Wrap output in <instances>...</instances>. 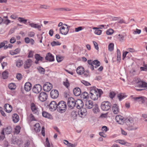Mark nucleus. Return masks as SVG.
Listing matches in <instances>:
<instances>
[{"instance_id":"obj_54","label":"nucleus","mask_w":147,"mask_h":147,"mask_svg":"<svg viewBox=\"0 0 147 147\" xmlns=\"http://www.w3.org/2000/svg\"><path fill=\"white\" fill-rule=\"evenodd\" d=\"M134 30V32H133V33L134 34H139L141 32V30H140L138 29L137 28L136 29V30Z\"/></svg>"},{"instance_id":"obj_41","label":"nucleus","mask_w":147,"mask_h":147,"mask_svg":"<svg viewBox=\"0 0 147 147\" xmlns=\"http://www.w3.org/2000/svg\"><path fill=\"white\" fill-rule=\"evenodd\" d=\"M51 44L53 47H54L55 46L60 45H61V43L59 41H53L51 42Z\"/></svg>"},{"instance_id":"obj_44","label":"nucleus","mask_w":147,"mask_h":147,"mask_svg":"<svg viewBox=\"0 0 147 147\" xmlns=\"http://www.w3.org/2000/svg\"><path fill=\"white\" fill-rule=\"evenodd\" d=\"M115 142L118 143L122 145L125 144L126 143V142L124 140H117L116 141H115Z\"/></svg>"},{"instance_id":"obj_7","label":"nucleus","mask_w":147,"mask_h":147,"mask_svg":"<svg viewBox=\"0 0 147 147\" xmlns=\"http://www.w3.org/2000/svg\"><path fill=\"white\" fill-rule=\"evenodd\" d=\"M31 109L34 114H36L38 115L39 114V111L38 107L33 103H31L30 105Z\"/></svg>"},{"instance_id":"obj_27","label":"nucleus","mask_w":147,"mask_h":147,"mask_svg":"<svg viewBox=\"0 0 147 147\" xmlns=\"http://www.w3.org/2000/svg\"><path fill=\"white\" fill-rule=\"evenodd\" d=\"M81 97L83 99L87 100L88 99L89 97V94L88 92H84L82 93L81 95Z\"/></svg>"},{"instance_id":"obj_49","label":"nucleus","mask_w":147,"mask_h":147,"mask_svg":"<svg viewBox=\"0 0 147 147\" xmlns=\"http://www.w3.org/2000/svg\"><path fill=\"white\" fill-rule=\"evenodd\" d=\"M5 138L4 130H2L1 133V135H0V139L3 140Z\"/></svg>"},{"instance_id":"obj_8","label":"nucleus","mask_w":147,"mask_h":147,"mask_svg":"<svg viewBox=\"0 0 147 147\" xmlns=\"http://www.w3.org/2000/svg\"><path fill=\"white\" fill-rule=\"evenodd\" d=\"M52 85L51 83L47 82L44 84L43 88L45 91L49 92L52 89Z\"/></svg>"},{"instance_id":"obj_57","label":"nucleus","mask_w":147,"mask_h":147,"mask_svg":"<svg viewBox=\"0 0 147 147\" xmlns=\"http://www.w3.org/2000/svg\"><path fill=\"white\" fill-rule=\"evenodd\" d=\"M115 93L113 92H111L110 93L109 96L112 98H113L114 97L115 95Z\"/></svg>"},{"instance_id":"obj_26","label":"nucleus","mask_w":147,"mask_h":147,"mask_svg":"<svg viewBox=\"0 0 147 147\" xmlns=\"http://www.w3.org/2000/svg\"><path fill=\"white\" fill-rule=\"evenodd\" d=\"M80 110L78 111V113H80L81 115H86L87 112L86 109V108H80Z\"/></svg>"},{"instance_id":"obj_20","label":"nucleus","mask_w":147,"mask_h":147,"mask_svg":"<svg viewBox=\"0 0 147 147\" xmlns=\"http://www.w3.org/2000/svg\"><path fill=\"white\" fill-rule=\"evenodd\" d=\"M32 84L29 82H26L24 86L25 90L27 92L29 91L32 88Z\"/></svg>"},{"instance_id":"obj_14","label":"nucleus","mask_w":147,"mask_h":147,"mask_svg":"<svg viewBox=\"0 0 147 147\" xmlns=\"http://www.w3.org/2000/svg\"><path fill=\"white\" fill-rule=\"evenodd\" d=\"M45 59L50 62L53 61H54L53 56L50 53H47L45 57Z\"/></svg>"},{"instance_id":"obj_45","label":"nucleus","mask_w":147,"mask_h":147,"mask_svg":"<svg viewBox=\"0 0 147 147\" xmlns=\"http://www.w3.org/2000/svg\"><path fill=\"white\" fill-rule=\"evenodd\" d=\"M126 96H124L123 94L122 93L118 94L117 95V97L120 101L122 99L124 98Z\"/></svg>"},{"instance_id":"obj_19","label":"nucleus","mask_w":147,"mask_h":147,"mask_svg":"<svg viewBox=\"0 0 147 147\" xmlns=\"http://www.w3.org/2000/svg\"><path fill=\"white\" fill-rule=\"evenodd\" d=\"M112 109L113 113L115 114H117L119 111V108L116 104L113 105Z\"/></svg>"},{"instance_id":"obj_33","label":"nucleus","mask_w":147,"mask_h":147,"mask_svg":"<svg viewBox=\"0 0 147 147\" xmlns=\"http://www.w3.org/2000/svg\"><path fill=\"white\" fill-rule=\"evenodd\" d=\"M37 69L40 73L43 74H44L45 70L44 68L39 66L38 67Z\"/></svg>"},{"instance_id":"obj_1","label":"nucleus","mask_w":147,"mask_h":147,"mask_svg":"<svg viewBox=\"0 0 147 147\" xmlns=\"http://www.w3.org/2000/svg\"><path fill=\"white\" fill-rule=\"evenodd\" d=\"M115 119L116 121L120 124H123L125 122L127 126V129L129 130H135L137 129V127L135 126L132 118H124L122 116L118 115L116 116Z\"/></svg>"},{"instance_id":"obj_43","label":"nucleus","mask_w":147,"mask_h":147,"mask_svg":"<svg viewBox=\"0 0 147 147\" xmlns=\"http://www.w3.org/2000/svg\"><path fill=\"white\" fill-rule=\"evenodd\" d=\"M113 33V30L112 29H109L107 30L106 32V33L108 35H111Z\"/></svg>"},{"instance_id":"obj_42","label":"nucleus","mask_w":147,"mask_h":147,"mask_svg":"<svg viewBox=\"0 0 147 147\" xmlns=\"http://www.w3.org/2000/svg\"><path fill=\"white\" fill-rule=\"evenodd\" d=\"M20 126H17L15 129V132L17 134H18L20 132Z\"/></svg>"},{"instance_id":"obj_48","label":"nucleus","mask_w":147,"mask_h":147,"mask_svg":"<svg viewBox=\"0 0 147 147\" xmlns=\"http://www.w3.org/2000/svg\"><path fill=\"white\" fill-rule=\"evenodd\" d=\"M135 99L137 100H138V101H140V100H142V103H144V97L143 96H140L136 97L135 98Z\"/></svg>"},{"instance_id":"obj_38","label":"nucleus","mask_w":147,"mask_h":147,"mask_svg":"<svg viewBox=\"0 0 147 147\" xmlns=\"http://www.w3.org/2000/svg\"><path fill=\"white\" fill-rule=\"evenodd\" d=\"M114 45L113 43H111L109 45L108 50L110 51H112L114 49Z\"/></svg>"},{"instance_id":"obj_51","label":"nucleus","mask_w":147,"mask_h":147,"mask_svg":"<svg viewBox=\"0 0 147 147\" xmlns=\"http://www.w3.org/2000/svg\"><path fill=\"white\" fill-rule=\"evenodd\" d=\"M77 112L75 111H72L71 113V115L74 119H76L77 116Z\"/></svg>"},{"instance_id":"obj_63","label":"nucleus","mask_w":147,"mask_h":147,"mask_svg":"<svg viewBox=\"0 0 147 147\" xmlns=\"http://www.w3.org/2000/svg\"><path fill=\"white\" fill-rule=\"evenodd\" d=\"M33 56V52L32 51H30L29 53L28 56V58L32 57Z\"/></svg>"},{"instance_id":"obj_36","label":"nucleus","mask_w":147,"mask_h":147,"mask_svg":"<svg viewBox=\"0 0 147 147\" xmlns=\"http://www.w3.org/2000/svg\"><path fill=\"white\" fill-rule=\"evenodd\" d=\"M15 84L13 83H10L8 85V87L9 89L12 90H13L15 88Z\"/></svg>"},{"instance_id":"obj_4","label":"nucleus","mask_w":147,"mask_h":147,"mask_svg":"<svg viewBox=\"0 0 147 147\" xmlns=\"http://www.w3.org/2000/svg\"><path fill=\"white\" fill-rule=\"evenodd\" d=\"M111 104L108 101H105L102 102L101 105V108L104 111H107L111 108Z\"/></svg>"},{"instance_id":"obj_59","label":"nucleus","mask_w":147,"mask_h":147,"mask_svg":"<svg viewBox=\"0 0 147 147\" xmlns=\"http://www.w3.org/2000/svg\"><path fill=\"white\" fill-rule=\"evenodd\" d=\"M35 34L34 32H30L28 33V36L30 37H33L34 36Z\"/></svg>"},{"instance_id":"obj_25","label":"nucleus","mask_w":147,"mask_h":147,"mask_svg":"<svg viewBox=\"0 0 147 147\" xmlns=\"http://www.w3.org/2000/svg\"><path fill=\"white\" fill-rule=\"evenodd\" d=\"M41 127L39 123H36L34 125V129L36 132H39L40 131Z\"/></svg>"},{"instance_id":"obj_15","label":"nucleus","mask_w":147,"mask_h":147,"mask_svg":"<svg viewBox=\"0 0 147 147\" xmlns=\"http://www.w3.org/2000/svg\"><path fill=\"white\" fill-rule=\"evenodd\" d=\"M32 61L31 59H28L25 62L24 67L25 69L29 68L32 64Z\"/></svg>"},{"instance_id":"obj_9","label":"nucleus","mask_w":147,"mask_h":147,"mask_svg":"<svg viewBox=\"0 0 147 147\" xmlns=\"http://www.w3.org/2000/svg\"><path fill=\"white\" fill-rule=\"evenodd\" d=\"M47 95L46 92H40L38 96L39 99L42 102L45 101L47 99Z\"/></svg>"},{"instance_id":"obj_30","label":"nucleus","mask_w":147,"mask_h":147,"mask_svg":"<svg viewBox=\"0 0 147 147\" xmlns=\"http://www.w3.org/2000/svg\"><path fill=\"white\" fill-rule=\"evenodd\" d=\"M94 106V107L93 109V112L95 113L99 112L100 110L98 105L97 104H95Z\"/></svg>"},{"instance_id":"obj_53","label":"nucleus","mask_w":147,"mask_h":147,"mask_svg":"<svg viewBox=\"0 0 147 147\" xmlns=\"http://www.w3.org/2000/svg\"><path fill=\"white\" fill-rule=\"evenodd\" d=\"M118 36L120 37L119 38V41L121 42H122L123 41V40L124 37V36L120 34H119Z\"/></svg>"},{"instance_id":"obj_12","label":"nucleus","mask_w":147,"mask_h":147,"mask_svg":"<svg viewBox=\"0 0 147 147\" xmlns=\"http://www.w3.org/2000/svg\"><path fill=\"white\" fill-rule=\"evenodd\" d=\"M59 92L56 90H53L51 91L50 92L51 97L53 99L57 98L59 96Z\"/></svg>"},{"instance_id":"obj_46","label":"nucleus","mask_w":147,"mask_h":147,"mask_svg":"<svg viewBox=\"0 0 147 147\" xmlns=\"http://www.w3.org/2000/svg\"><path fill=\"white\" fill-rule=\"evenodd\" d=\"M92 63H93L94 65H97L96 66H99L100 65V62L97 60H94V61H93Z\"/></svg>"},{"instance_id":"obj_5","label":"nucleus","mask_w":147,"mask_h":147,"mask_svg":"<svg viewBox=\"0 0 147 147\" xmlns=\"http://www.w3.org/2000/svg\"><path fill=\"white\" fill-rule=\"evenodd\" d=\"M76 100L72 97L69 98L67 100V105L71 109H73L76 106Z\"/></svg>"},{"instance_id":"obj_62","label":"nucleus","mask_w":147,"mask_h":147,"mask_svg":"<svg viewBox=\"0 0 147 147\" xmlns=\"http://www.w3.org/2000/svg\"><path fill=\"white\" fill-rule=\"evenodd\" d=\"M14 52L15 54H18L19 53L20 51V49L19 48H17L15 49L14 51Z\"/></svg>"},{"instance_id":"obj_29","label":"nucleus","mask_w":147,"mask_h":147,"mask_svg":"<svg viewBox=\"0 0 147 147\" xmlns=\"http://www.w3.org/2000/svg\"><path fill=\"white\" fill-rule=\"evenodd\" d=\"M3 130H4V132H5L6 134H9L12 132V128L10 126L8 127L5 129Z\"/></svg>"},{"instance_id":"obj_11","label":"nucleus","mask_w":147,"mask_h":147,"mask_svg":"<svg viewBox=\"0 0 147 147\" xmlns=\"http://www.w3.org/2000/svg\"><path fill=\"white\" fill-rule=\"evenodd\" d=\"M42 89V87L39 84L35 85L32 88V90L34 92L38 93Z\"/></svg>"},{"instance_id":"obj_50","label":"nucleus","mask_w":147,"mask_h":147,"mask_svg":"<svg viewBox=\"0 0 147 147\" xmlns=\"http://www.w3.org/2000/svg\"><path fill=\"white\" fill-rule=\"evenodd\" d=\"M81 82L86 86H88L91 85V84L88 82L84 80H82Z\"/></svg>"},{"instance_id":"obj_18","label":"nucleus","mask_w":147,"mask_h":147,"mask_svg":"<svg viewBox=\"0 0 147 147\" xmlns=\"http://www.w3.org/2000/svg\"><path fill=\"white\" fill-rule=\"evenodd\" d=\"M73 92L74 95L76 96H79L81 93L80 88L78 87L74 88L73 90Z\"/></svg>"},{"instance_id":"obj_37","label":"nucleus","mask_w":147,"mask_h":147,"mask_svg":"<svg viewBox=\"0 0 147 147\" xmlns=\"http://www.w3.org/2000/svg\"><path fill=\"white\" fill-rule=\"evenodd\" d=\"M23 64V61L20 59H18L16 63V65L18 67H20Z\"/></svg>"},{"instance_id":"obj_34","label":"nucleus","mask_w":147,"mask_h":147,"mask_svg":"<svg viewBox=\"0 0 147 147\" xmlns=\"http://www.w3.org/2000/svg\"><path fill=\"white\" fill-rule=\"evenodd\" d=\"M54 10L57 11H69L70 10L68 8H59L54 9Z\"/></svg>"},{"instance_id":"obj_16","label":"nucleus","mask_w":147,"mask_h":147,"mask_svg":"<svg viewBox=\"0 0 147 147\" xmlns=\"http://www.w3.org/2000/svg\"><path fill=\"white\" fill-rule=\"evenodd\" d=\"M76 107L78 109H80L83 107V101L80 99H78L76 100Z\"/></svg>"},{"instance_id":"obj_23","label":"nucleus","mask_w":147,"mask_h":147,"mask_svg":"<svg viewBox=\"0 0 147 147\" xmlns=\"http://www.w3.org/2000/svg\"><path fill=\"white\" fill-rule=\"evenodd\" d=\"M12 119L13 122L14 123H17L19 120V117L18 115L17 114H14L12 116Z\"/></svg>"},{"instance_id":"obj_61","label":"nucleus","mask_w":147,"mask_h":147,"mask_svg":"<svg viewBox=\"0 0 147 147\" xmlns=\"http://www.w3.org/2000/svg\"><path fill=\"white\" fill-rule=\"evenodd\" d=\"M46 142L47 146V147H50V144L49 142V139L48 138H47L46 139Z\"/></svg>"},{"instance_id":"obj_58","label":"nucleus","mask_w":147,"mask_h":147,"mask_svg":"<svg viewBox=\"0 0 147 147\" xmlns=\"http://www.w3.org/2000/svg\"><path fill=\"white\" fill-rule=\"evenodd\" d=\"M82 27V26H79L78 28H75V31L76 32H78L83 29Z\"/></svg>"},{"instance_id":"obj_10","label":"nucleus","mask_w":147,"mask_h":147,"mask_svg":"<svg viewBox=\"0 0 147 147\" xmlns=\"http://www.w3.org/2000/svg\"><path fill=\"white\" fill-rule=\"evenodd\" d=\"M49 109L51 111H54L57 108V104L55 101L51 102L49 105Z\"/></svg>"},{"instance_id":"obj_2","label":"nucleus","mask_w":147,"mask_h":147,"mask_svg":"<svg viewBox=\"0 0 147 147\" xmlns=\"http://www.w3.org/2000/svg\"><path fill=\"white\" fill-rule=\"evenodd\" d=\"M103 93V92L101 89H96L95 87H93V89L91 90L90 91V98L93 100H96L98 99L99 97H100Z\"/></svg>"},{"instance_id":"obj_35","label":"nucleus","mask_w":147,"mask_h":147,"mask_svg":"<svg viewBox=\"0 0 147 147\" xmlns=\"http://www.w3.org/2000/svg\"><path fill=\"white\" fill-rule=\"evenodd\" d=\"M2 75L3 79H6L8 77V71H5L3 72Z\"/></svg>"},{"instance_id":"obj_13","label":"nucleus","mask_w":147,"mask_h":147,"mask_svg":"<svg viewBox=\"0 0 147 147\" xmlns=\"http://www.w3.org/2000/svg\"><path fill=\"white\" fill-rule=\"evenodd\" d=\"M69 27H70V26H69L66 28H65L64 26L61 27L60 28V33L63 35H66L69 31Z\"/></svg>"},{"instance_id":"obj_3","label":"nucleus","mask_w":147,"mask_h":147,"mask_svg":"<svg viewBox=\"0 0 147 147\" xmlns=\"http://www.w3.org/2000/svg\"><path fill=\"white\" fill-rule=\"evenodd\" d=\"M67 108L66 102L64 101H59L57 104V110L61 113L65 112Z\"/></svg>"},{"instance_id":"obj_47","label":"nucleus","mask_w":147,"mask_h":147,"mask_svg":"<svg viewBox=\"0 0 147 147\" xmlns=\"http://www.w3.org/2000/svg\"><path fill=\"white\" fill-rule=\"evenodd\" d=\"M63 57L59 55H57L56 56V59L58 62H60L63 59Z\"/></svg>"},{"instance_id":"obj_64","label":"nucleus","mask_w":147,"mask_h":147,"mask_svg":"<svg viewBox=\"0 0 147 147\" xmlns=\"http://www.w3.org/2000/svg\"><path fill=\"white\" fill-rule=\"evenodd\" d=\"M93 43L95 49L96 50H98V47L97 43L95 41H93Z\"/></svg>"},{"instance_id":"obj_32","label":"nucleus","mask_w":147,"mask_h":147,"mask_svg":"<svg viewBox=\"0 0 147 147\" xmlns=\"http://www.w3.org/2000/svg\"><path fill=\"white\" fill-rule=\"evenodd\" d=\"M35 58L36 60L38 61H43L44 59V58L40 56V55L37 54H36L34 55Z\"/></svg>"},{"instance_id":"obj_6","label":"nucleus","mask_w":147,"mask_h":147,"mask_svg":"<svg viewBox=\"0 0 147 147\" xmlns=\"http://www.w3.org/2000/svg\"><path fill=\"white\" fill-rule=\"evenodd\" d=\"M136 86L139 88H145L147 89V83L142 81L140 79H138L136 80Z\"/></svg>"},{"instance_id":"obj_28","label":"nucleus","mask_w":147,"mask_h":147,"mask_svg":"<svg viewBox=\"0 0 147 147\" xmlns=\"http://www.w3.org/2000/svg\"><path fill=\"white\" fill-rule=\"evenodd\" d=\"M99 29H102V28L100 27L98 28L94 27L93 28V29L94 30L95 29L94 31V33L95 34L98 35H100L102 33V30Z\"/></svg>"},{"instance_id":"obj_56","label":"nucleus","mask_w":147,"mask_h":147,"mask_svg":"<svg viewBox=\"0 0 147 147\" xmlns=\"http://www.w3.org/2000/svg\"><path fill=\"white\" fill-rule=\"evenodd\" d=\"M29 117L30 118V120L31 121L35 120V118L33 115L32 113L30 114L29 115Z\"/></svg>"},{"instance_id":"obj_24","label":"nucleus","mask_w":147,"mask_h":147,"mask_svg":"<svg viewBox=\"0 0 147 147\" xmlns=\"http://www.w3.org/2000/svg\"><path fill=\"white\" fill-rule=\"evenodd\" d=\"M77 73L81 75L84 72V68L81 66L78 67L76 69Z\"/></svg>"},{"instance_id":"obj_17","label":"nucleus","mask_w":147,"mask_h":147,"mask_svg":"<svg viewBox=\"0 0 147 147\" xmlns=\"http://www.w3.org/2000/svg\"><path fill=\"white\" fill-rule=\"evenodd\" d=\"M93 102L92 101L89 100L86 102V107L88 109H91L94 106Z\"/></svg>"},{"instance_id":"obj_21","label":"nucleus","mask_w":147,"mask_h":147,"mask_svg":"<svg viewBox=\"0 0 147 147\" xmlns=\"http://www.w3.org/2000/svg\"><path fill=\"white\" fill-rule=\"evenodd\" d=\"M5 111L7 113H10L12 110V107L9 104H5L4 106Z\"/></svg>"},{"instance_id":"obj_22","label":"nucleus","mask_w":147,"mask_h":147,"mask_svg":"<svg viewBox=\"0 0 147 147\" xmlns=\"http://www.w3.org/2000/svg\"><path fill=\"white\" fill-rule=\"evenodd\" d=\"M29 25L32 28H37L39 30H41V26L38 24L31 23H30L29 24Z\"/></svg>"},{"instance_id":"obj_39","label":"nucleus","mask_w":147,"mask_h":147,"mask_svg":"<svg viewBox=\"0 0 147 147\" xmlns=\"http://www.w3.org/2000/svg\"><path fill=\"white\" fill-rule=\"evenodd\" d=\"M117 60L118 61H120L121 60V52L118 49L117 50Z\"/></svg>"},{"instance_id":"obj_31","label":"nucleus","mask_w":147,"mask_h":147,"mask_svg":"<svg viewBox=\"0 0 147 147\" xmlns=\"http://www.w3.org/2000/svg\"><path fill=\"white\" fill-rule=\"evenodd\" d=\"M42 114L43 116L45 118H50L51 117V115L46 111H44L42 112Z\"/></svg>"},{"instance_id":"obj_55","label":"nucleus","mask_w":147,"mask_h":147,"mask_svg":"<svg viewBox=\"0 0 147 147\" xmlns=\"http://www.w3.org/2000/svg\"><path fill=\"white\" fill-rule=\"evenodd\" d=\"M63 84L67 88H68L69 87V84L67 79H66V80L65 82H63Z\"/></svg>"},{"instance_id":"obj_52","label":"nucleus","mask_w":147,"mask_h":147,"mask_svg":"<svg viewBox=\"0 0 147 147\" xmlns=\"http://www.w3.org/2000/svg\"><path fill=\"white\" fill-rule=\"evenodd\" d=\"M16 78L19 80H20L22 78V76L21 74L18 73L17 74Z\"/></svg>"},{"instance_id":"obj_40","label":"nucleus","mask_w":147,"mask_h":147,"mask_svg":"<svg viewBox=\"0 0 147 147\" xmlns=\"http://www.w3.org/2000/svg\"><path fill=\"white\" fill-rule=\"evenodd\" d=\"M18 20L20 22L23 23L24 24H26L27 20L24 19L23 18L19 17L18 18Z\"/></svg>"},{"instance_id":"obj_60","label":"nucleus","mask_w":147,"mask_h":147,"mask_svg":"<svg viewBox=\"0 0 147 147\" xmlns=\"http://www.w3.org/2000/svg\"><path fill=\"white\" fill-rule=\"evenodd\" d=\"M108 130V128L106 126H103L102 127V130L103 131V132H106Z\"/></svg>"}]
</instances>
